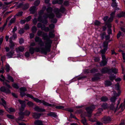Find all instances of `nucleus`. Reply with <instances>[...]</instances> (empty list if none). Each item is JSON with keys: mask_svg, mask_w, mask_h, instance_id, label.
Instances as JSON below:
<instances>
[{"mask_svg": "<svg viewBox=\"0 0 125 125\" xmlns=\"http://www.w3.org/2000/svg\"><path fill=\"white\" fill-rule=\"evenodd\" d=\"M24 48L23 46H20L16 48V51L17 52H22L24 51Z\"/></svg>", "mask_w": 125, "mask_h": 125, "instance_id": "16", "label": "nucleus"}, {"mask_svg": "<svg viewBox=\"0 0 125 125\" xmlns=\"http://www.w3.org/2000/svg\"><path fill=\"white\" fill-rule=\"evenodd\" d=\"M108 71V69L106 68H104L101 70V72L103 73H105Z\"/></svg>", "mask_w": 125, "mask_h": 125, "instance_id": "30", "label": "nucleus"}, {"mask_svg": "<svg viewBox=\"0 0 125 125\" xmlns=\"http://www.w3.org/2000/svg\"><path fill=\"white\" fill-rule=\"evenodd\" d=\"M34 109L35 111L39 112L45 111V110L44 109H42L41 108H39L38 106H37L35 107L34 108Z\"/></svg>", "mask_w": 125, "mask_h": 125, "instance_id": "14", "label": "nucleus"}, {"mask_svg": "<svg viewBox=\"0 0 125 125\" xmlns=\"http://www.w3.org/2000/svg\"><path fill=\"white\" fill-rule=\"evenodd\" d=\"M52 42L51 40H48L46 42H44L45 45V48L36 47L34 48L33 47H30L29 49L30 53L31 54H33L35 51L37 52H41L42 53L46 55L48 52H50L51 51L50 48Z\"/></svg>", "mask_w": 125, "mask_h": 125, "instance_id": "1", "label": "nucleus"}, {"mask_svg": "<svg viewBox=\"0 0 125 125\" xmlns=\"http://www.w3.org/2000/svg\"><path fill=\"white\" fill-rule=\"evenodd\" d=\"M101 100L102 101L105 102L108 100V98L106 96H103L101 98Z\"/></svg>", "mask_w": 125, "mask_h": 125, "instance_id": "23", "label": "nucleus"}, {"mask_svg": "<svg viewBox=\"0 0 125 125\" xmlns=\"http://www.w3.org/2000/svg\"><path fill=\"white\" fill-rule=\"evenodd\" d=\"M6 70L7 72H9L10 70V67L9 65H7L6 66Z\"/></svg>", "mask_w": 125, "mask_h": 125, "instance_id": "49", "label": "nucleus"}, {"mask_svg": "<svg viewBox=\"0 0 125 125\" xmlns=\"http://www.w3.org/2000/svg\"><path fill=\"white\" fill-rule=\"evenodd\" d=\"M27 96L30 97L33 99L37 103H42L43 104L45 105L52 107L53 106V105L49 104L47 103L43 100L41 101L38 99L36 98H34L33 96L29 94H27L26 95Z\"/></svg>", "mask_w": 125, "mask_h": 125, "instance_id": "3", "label": "nucleus"}, {"mask_svg": "<svg viewBox=\"0 0 125 125\" xmlns=\"http://www.w3.org/2000/svg\"><path fill=\"white\" fill-rule=\"evenodd\" d=\"M54 16V15L52 13H51L48 16H44V17L47 18L49 17L50 19L53 18Z\"/></svg>", "mask_w": 125, "mask_h": 125, "instance_id": "26", "label": "nucleus"}, {"mask_svg": "<svg viewBox=\"0 0 125 125\" xmlns=\"http://www.w3.org/2000/svg\"><path fill=\"white\" fill-rule=\"evenodd\" d=\"M65 8H54V12L56 15V17L60 18L61 16V13H63L65 11Z\"/></svg>", "mask_w": 125, "mask_h": 125, "instance_id": "4", "label": "nucleus"}, {"mask_svg": "<svg viewBox=\"0 0 125 125\" xmlns=\"http://www.w3.org/2000/svg\"><path fill=\"white\" fill-rule=\"evenodd\" d=\"M49 27L51 29H53L54 28L55 25L54 24H52L49 25Z\"/></svg>", "mask_w": 125, "mask_h": 125, "instance_id": "55", "label": "nucleus"}, {"mask_svg": "<svg viewBox=\"0 0 125 125\" xmlns=\"http://www.w3.org/2000/svg\"><path fill=\"white\" fill-rule=\"evenodd\" d=\"M113 20V18L111 17L109 18V19L108 20L107 23H109L111 22H112Z\"/></svg>", "mask_w": 125, "mask_h": 125, "instance_id": "57", "label": "nucleus"}, {"mask_svg": "<svg viewBox=\"0 0 125 125\" xmlns=\"http://www.w3.org/2000/svg\"><path fill=\"white\" fill-rule=\"evenodd\" d=\"M1 77L2 79H1L0 78V81L3 82V84L4 85L6 86L9 88H11V87L7 83V82L9 83L10 82L9 81L7 80H5L4 76L3 75H1Z\"/></svg>", "mask_w": 125, "mask_h": 125, "instance_id": "7", "label": "nucleus"}, {"mask_svg": "<svg viewBox=\"0 0 125 125\" xmlns=\"http://www.w3.org/2000/svg\"><path fill=\"white\" fill-rule=\"evenodd\" d=\"M19 114L20 116L19 118V119L20 120L23 119L24 117V115H25L24 113L22 112H20L19 113Z\"/></svg>", "mask_w": 125, "mask_h": 125, "instance_id": "22", "label": "nucleus"}, {"mask_svg": "<svg viewBox=\"0 0 125 125\" xmlns=\"http://www.w3.org/2000/svg\"><path fill=\"white\" fill-rule=\"evenodd\" d=\"M1 100L2 102L3 103V105L4 106L5 108L6 107H7L6 106V102L5 101L3 98L1 99Z\"/></svg>", "mask_w": 125, "mask_h": 125, "instance_id": "39", "label": "nucleus"}, {"mask_svg": "<svg viewBox=\"0 0 125 125\" xmlns=\"http://www.w3.org/2000/svg\"><path fill=\"white\" fill-rule=\"evenodd\" d=\"M30 113V111L26 110L24 112L25 115L26 116H29Z\"/></svg>", "mask_w": 125, "mask_h": 125, "instance_id": "47", "label": "nucleus"}, {"mask_svg": "<svg viewBox=\"0 0 125 125\" xmlns=\"http://www.w3.org/2000/svg\"><path fill=\"white\" fill-rule=\"evenodd\" d=\"M105 85L106 86H110L112 84L111 82L109 81H105Z\"/></svg>", "mask_w": 125, "mask_h": 125, "instance_id": "32", "label": "nucleus"}, {"mask_svg": "<svg viewBox=\"0 0 125 125\" xmlns=\"http://www.w3.org/2000/svg\"><path fill=\"white\" fill-rule=\"evenodd\" d=\"M14 53L13 51H12L8 53L7 54V56L9 58H10L11 57L13 54Z\"/></svg>", "mask_w": 125, "mask_h": 125, "instance_id": "29", "label": "nucleus"}, {"mask_svg": "<svg viewBox=\"0 0 125 125\" xmlns=\"http://www.w3.org/2000/svg\"><path fill=\"white\" fill-rule=\"evenodd\" d=\"M7 117L10 119H13L14 118V117L13 115H7Z\"/></svg>", "mask_w": 125, "mask_h": 125, "instance_id": "48", "label": "nucleus"}, {"mask_svg": "<svg viewBox=\"0 0 125 125\" xmlns=\"http://www.w3.org/2000/svg\"><path fill=\"white\" fill-rule=\"evenodd\" d=\"M43 25L42 26V25L41 23H38L37 24V26L38 28H41V29L42 30L43 29Z\"/></svg>", "mask_w": 125, "mask_h": 125, "instance_id": "36", "label": "nucleus"}, {"mask_svg": "<svg viewBox=\"0 0 125 125\" xmlns=\"http://www.w3.org/2000/svg\"><path fill=\"white\" fill-rule=\"evenodd\" d=\"M81 122L84 125H86L87 123L86 119L84 117H83L81 120Z\"/></svg>", "mask_w": 125, "mask_h": 125, "instance_id": "34", "label": "nucleus"}, {"mask_svg": "<svg viewBox=\"0 0 125 125\" xmlns=\"http://www.w3.org/2000/svg\"><path fill=\"white\" fill-rule=\"evenodd\" d=\"M107 63V60H102L100 63V65L101 66H104Z\"/></svg>", "mask_w": 125, "mask_h": 125, "instance_id": "24", "label": "nucleus"}, {"mask_svg": "<svg viewBox=\"0 0 125 125\" xmlns=\"http://www.w3.org/2000/svg\"><path fill=\"white\" fill-rule=\"evenodd\" d=\"M3 36H0V45L2 44L3 38Z\"/></svg>", "mask_w": 125, "mask_h": 125, "instance_id": "53", "label": "nucleus"}, {"mask_svg": "<svg viewBox=\"0 0 125 125\" xmlns=\"http://www.w3.org/2000/svg\"><path fill=\"white\" fill-rule=\"evenodd\" d=\"M103 111V110L101 108L98 109V111L96 114V115L97 116H99L101 115V112Z\"/></svg>", "mask_w": 125, "mask_h": 125, "instance_id": "25", "label": "nucleus"}, {"mask_svg": "<svg viewBox=\"0 0 125 125\" xmlns=\"http://www.w3.org/2000/svg\"><path fill=\"white\" fill-rule=\"evenodd\" d=\"M34 123L36 125H43L42 121L39 120H36L35 121Z\"/></svg>", "mask_w": 125, "mask_h": 125, "instance_id": "21", "label": "nucleus"}, {"mask_svg": "<svg viewBox=\"0 0 125 125\" xmlns=\"http://www.w3.org/2000/svg\"><path fill=\"white\" fill-rule=\"evenodd\" d=\"M24 32V31L23 29H21L19 31V33L20 34H22Z\"/></svg>", "mask_w": 125, "mask_h": 125, "instance_id": "63", "label": "nucleus"}, {"mask_svg": "<svg viewBox=\"0 0 125 125\" xmlns=\"http://www.w3.org/2000/svg\"><path fill=\"white\" fill-rule=\"evenodd\" d=\"M102 120L104 123L106 124L109 122L111 119L109 117L105 116L102 118Z\"/></svg>", "mask_w": 125, "mask_h": 125, "instance_id": "10", "label": "nucleus"}, {"mask_svg": "<svg viewBox=\"0 0 125 125\" xmlns=\"http://www.w3.org/2000/svg\"><path fill=\"white\" fill-rule=\"evenodd\" d=\"M36 8H30V11L31 13L34 14L36 12Z\"/></svg>", "mask_w": 125, "mask_h": 125, "instance_id": "31", "label": "nucleus"}, {"mask_svg": "<svg viewBox=\"0 0 125 125\" xmlns=\"http://www.w3.org/2000/svg\"><path fill=\"white\" fill-rule=\"evenodd\" d=\"M101 107L103 109H105L108 107L107 104L106 103H104L102 104Z\"/></svg>", "mask_w": 125, "mask_h": 125, "instance_id": "28", "label": "nucleus"}, {"mask_svg": "<svg viewBox=\"0 0 125 125\" xmlns=\"http://www.w3.org/2000/svg\"><path fill=\"white\" fill-rule=\"evenodd\" d=\"M59 1L58 0H54L52 1V3L53 4H59Z\"/></svg>", "mask_w": 125, "mask_h": 125, "instance_id": "44", "label": "nucleus"}, {"mask_svg": "<svg viewBox=\"0 0 125 125\" xmlns=\"http://www.w3.org/2000/svg\"><path fill=\"white\" fill-rule=\"evenodd\" d=\"M32 22L34 25H36L37 23V21L36 19V18H34Z\"/></svg>", "mask_w": 125, "mask_h": 125, "instance_id": "61", "label": "nucleus"}, {"mask_svg": "<svg viewBox=\"0 0 125 125\" xmlns=\"http://www.w3.org/2000/svg\"><path fill=\"white\" fill-rule=\"evenodd\" d=\"M27 104L30 106L31 107L33 105V104L31 102H28L27 103Z\"/></svg>", "mask_w": 125, "mask_h": 125, "instance_id": "59", "label": "nucleus"}, {"mask_svg": "<svg viewBox=\"0 0 125 125\" xmlns=\"http://www.w3.org/2000/svg\"><path fill=\"white\" fill-rule=\"evenodd\" d=\"M113 96L110 99V101L112 103L111 105L110 108L111 109L113 110L114 112H115L117 109L115 108L114 105L116 100L117 99L116 97L118 96L119 95L117 94L116 92L115 91L113 92Z\"/></svg>", "mask_w": 125, "mask_h": 125, "instance_id": "2", "label": "nucleus"}, {"mask_svg": "<svg viewBox=\"0 0 125 125\" xmlns=\"http://www.w3.org/2000/svg\"><path fill=\"white\" fill-rule=\"evenodd\" d=\"M20 90L21 91L24 92L26 91H27V89L26 88L24 87H21L20 88Z\"/></svg>", "mask_w": 125, "mask_h": 125, "instance_id": "43", "label": "nucleus"}, {"mask_svg": "<svg viewBox=\"0 0 125 125\" xmlns=\"http://www.w3.org/2000/svg\"><path fill=\"white\" fill-rule=\"evenodd\" d=\"M41 116V114L36 113H33L32 115L33 117L35 119H38Z\"/></svg>", "mask_w": 125, "mask_h": 125, "instance_id": "15", "label": "nucleus"}, {"mask_svg": "<svg viewBox=\"0 0 125 125\" xmlns=\"http://www.w3.org/2000/svg\"><path fill=\"white\" fill-rule=\"evenodd\" d=\"M48 35L49 38H53L55 36V34L51 32H50L49 33Z\"/></svg>", "mask_w": 125, "mask_h": 125, "instance_id": "27", "label": "nucleus"}, {"mask_svg": "<svg viewBox=\"0 0 125 125\" xmlns=\"http://www.w3.org/2000/svg\"><path fill=\"white\" fill-rule=\"evenodd\" d=\"M95 106L93 105L89 107H88L86 108V110L87 113L88 114L87 116L88 117H90L91 116V114L92 111L95 109Z\"/></svg>", "mask_w": 125, "mask_h": 125, "instance_id": "6", "label": "nucleus"}, {"mask_svg": "<svg viewBox=\"0 0 125 125\" xmlns=\"http://www.w3.org/2000/svg\"><path fill=\"white\" fill-rule=\"evenodd\" d=\"M111 6L112 7L115 8H116L117 6V4L115 1L113 2Z\"/></svg>", "mask_w": 125, "mask_h": 125, "instance_id": "38", "label": "nucleus"}, {"mask_svg": "<svg viewBox=\"0 0 125 125\" xmlns=\"http://www.w3.org/2000/svg\"><path fill=\"white\" fill-rule=\"evenodd\" d=\"M7 78L8 80H10L12 82H13L14 80L13 79V78L10 75H7Z\"/></svg>", "mask_w": 125, "mask_h": 125, "instance_id": "40", "label": "nucleus"}, {"mask_svg": "<svg viewBox=\"0 0 125 125\" xmlns=\"http://www.w3.org/2000/svg\"><path fill=\"white\" fill-rule=\"evenodd\" d=\"M42 30H44L46 32H48L49 30V29L48 27H46L44 25H43V28Z\"/></svg>", "mask_w": 125, "mask_h": 125, "instance_id": "35", "label": "nucleus"}, {"mask_svg": "<svg viewBox=\"0 0 125 125\" xmlns=\"http://www.w3.org/2000/svg\"><path fill=\"white\" fill-rule=\"evenodd\" d=\"M102 53V60H106L105 55L103 54L104 53Z\"/></svg>", "mask_w": 125, "mask_h": 125, "instance_id": "58", "label": "nucleus"}, {"mask_svg": "<svg viewBox=\"0 0 125 125\" xmlns=\"http://www.w3.org/2000/svg\"><path fill=\"white\" fill-rule=\"evenodd\" d=\"M5 109L9 113H11L15 112V110L14 109L11 107L8 108L7 107L5 108Z\"/></svg>", "mask_w": 125, "mask_h": 125, "instance_id": "17", "label": "nucleus"}, {"mask_svg": "<svg viewBox=\"0 0 125 125\" xmlns=\"http://www.w3.org/2000/svg\"><path fill=\"white\" fill-rule=\"evenodd\" d=\"M101 23L98 21L96 20L94 22V24L95 25L99 26L100 25Z\"/></svg>", "mask_w": 125, "mask_h": 125, "instance_id": "42", "label": "nucleus"}, {"mask_svg": "<svg viewBox=\"0 0 125 125\" xmlns=\"http://www.w3.org/2000/svg\"><path fill=\"white\" fill-rule=\"evenodd\" d=\"M24 42V40L23 39L21 38L19 39V42L21 44L23 43Z\"/></svg>", "mask_w": 125, "mask_h": 125, "instance_id": "60", "label": "nucleus"}, {"mask_svg": "<svg viewBox=\"0 0 125 125\" xmlns=\"http://www.w3.org/2000/svg\"><path fill=\"white\" fill-rule=\"evenodd\" d=\"M31 19V16H29L28 17L26 18V21H29Z\"/></svg>", "mask_w": 125, "mask_h": 125, "instance_id": "56", "label": "nucleus"}, {"mask_svg": "<svg viewBox=\"0 0 125 125\" xmlns=\"http://www.w3.org/2000/svg\"><path fill=\"white\" fill-rule=\"evenodd\" d=\"M13 39V37H11L9 38V42L10 43V48L13 49L15 46L14 43L13 42L12 40V39Z\"/></svg>", "mask_w": 125, "mask_h": 125, "instance_id": "13", "label": "nucleus"}, {"mask_svg": "<svg viewBox=\"0 0 125 125\" xmlns=\"http://www.w3.org/2000/svg\"><path fill=\"white\" fill-rule=\"evenodd\" d=\"M31 30L33 33H35L37 31V29L36 27L34 26L32 27Z\"/></svg>", "mask_w": 125, "mask_h": 125, "instance_id": "37", "label": "nucleus"}, {"mask_svg": "<svg viewBox=\"0 0 125 125\" xmlns=\"http://www.w3.org/2000/svg\"><path fill=\"white\" fill-rule=\"evenodd\" d=\"M115 78V76L114 75H112L110 76L109 77V79L111 81H113Z\"/></svg>", "mask_w": 125, "mask_h": 125, "instance_id": "50", "label": "nucleus"}, {"mask_svg": "<svg viewBox=\"0 0 125 125\" xmlns=\"http://www.w3.org/2000/svg\"><path fill=\"white\" fill-rule=\"evenodd\" d=\"M12 36V37H13V39H12V40H14L17 38V36L16 34L15 33H13Z\"/></svg>", "mask_w": 125, "mask_h": 125, "instance_id": "54", "label": "nucleus"}, {"mask_svg": "<svg viewBox=\"0 0 125 125\" xmlns=\"http://www.w3.org/2000/svg\"><path fill=\"white\" fill-rule=\"evenodd\" d=\"M12 86L15 88L18 89L19 88L18 85L16 83H14L12 84Z\"/></svg>", "mask_w": 125, "mask_h": 125, "instance_id": "51", "label": "nucleus"}, {"mask_svg": "<svg viewBox=\"0 0 125 125\" xmlns=\"http://www.w3.org/2000/svg\"><path fill=\"white\" fill-rule=\"evenodd\" d=\"M50 0H45L44 2L45 3L48 4V6L47 8H51L50 7V4L49 3V2Z\"/></svg>", "mask_w": 125, "mask_h": 125, "instance_id": "41", "label": "nucleus"}, {"mask_svg": "<svg viewBox=\"0 0 125 125\" xmlns=\"http://www.w3.org/2000/svg\"><path fill=\"white\" fill-rule=\"evenodd\" d=\"M55 108L58 109H61L63 108L64 107L62 106H56Z\"/></svg>", "mask_w": 125, "mask_h": 125, "instance_id": "52", "label": "nucleus"}, {"mask_svg": "<svg viewBox=\"0 0 125 125\" xmlns=\"http://www.w3.org/2000/svg\"><path fill=\"white\" fill-rule=\"evenodd\" d=\"M108 43L107 42H105L103 43V47L104 48L101 51V53H104L107 50Z\"/></svg>", "mask_w": 125, "mask_h": 125, "instance_id": "9", "label": "nucleus"}, {"mask_svg": "<svg viewBox=\"0 0 125 125\" xmlns=\"http://www.w3.org/2000/svg\"><path fill=\"white\" fill-rule=\"evenodd\" d=\"M118 70L115 68H112L109 70V73L110 74V72H112L113 73L116 74L118 72Z\"/></svg>", "mask_w": 125, "mask_h": 125, "instance_id": "18", "label": "nucleus"}, {"mask_svg": "<svg viewBox=\"0 0 125 125\" xmlns=\"http://www.w3.org/2000/svg\"><path fill=\"white\" fill-rule=\"evenodd\" d=\"M105 35V33L104 32L102 33L101 34V36L102 39L103 40L104 38V37Z\"/></svg>", "mask_w": 125, "mask_h": 125, "instance_id": "62", "label": "nucleus"}, {"mask_svg": "<svg viewBox=\"0 0 125 125\" xmlns=\"http://www.w3.org/2000/svg\"><path fill=\"white\" fill-rule=\"evenodd\" d=\"M23 13V12L21 11L18 12L15 15V16H21L22 15V13Z\"/></svg>", "mask_w": 125, "mask_h": 125, "instance_id": "45", "label": "nucleus"}, {"mask_svg": "<svg viewBox=\"0 0 125 125\" xmlns=\"http://www.w3.org/2000/svg\"><path fill=\"white\" fill-rule=\"evenodd\" d=\"M19 101L20 104H21V108L20 109V111H23L24 108L25 106V102L24 101H22L21 100H19Z\"/></svg>", "mask_w": 125, "mask_h": 125, "instance_id": "11", "label": "nucleus"}, {"mask_svg": "<svg viewBox=\"0 0 125 125\" xmlns=\"http://www.w3.org/2000/svg\"><path fill=\"white\" fill-rule=\"evenodd\" d=\"M0 91L6 93H10L11 92L9 89H6L4 86L1 87L0 88Z\"/></svg>", "mask_w": 125, "mask_h": 125, "instance_id": "12", "label": "nucleus"}, {"mask_svg": "<svg viewBox=\"0 0 125 125\" xmlns=\"http://www.w3.org/2000/svg\"><path fill=\"white\" fill-rule=\"evenodd\" d=\"M37 34L39 36H40L42 35V37L43 39L44 40H47L45 42H47L48 40L49 39H47L48 37L47 33H45L41 31H38L37 32Z\"/></svg>", "mask_w": 125, "mask_h": 125, "instance_id": "5", "label": "nucleus"}, {"mask_svg": "<svg viewBox=\"0 0 125 125\" xmlns=\"http://www.w3.org/2000/svg\"><path fill=\"white\" fill-rule=\"evenodd\" d=\"M47 115L48 116L53 117H56L57 116V115L56 113L53 112H51L48 114Z\"/></svg>", "mask_w": 125, "mask_h": 125, "instance_id": "20", "label": "nucleus"}, {"mask_svg": "<svg viewBox=\"0 0 125 125\" xmlns=\"http://www.w3.org/2000/svg\"><path fill=\"white\" fill-rule=\"evenodd\" d=\"M35 41L36 42H39V44L41 46L44 45V43L42 41V39L39 37L36 36L35 38Z\"/></svg>", "mask_w": 125, "mask_h": 125, "instance_id": "8", "label": "nucleus"}, {"mask_svg": "<svg viewBox=\"0 0 125 125\" xmlns=\"http://www.w3.org/2000/svg\"><path fill=\"white\" fill-rule=\"evenodd\" d=\"M40 3V1L39 0H36L34 2V5L35 6H37Z\"/></svg>", "mask_w": 125, "mask_h": 125, "instance_id": "33", "label": "nucleus"}, {"mask_svg": "<svg viewBox=\"0 0 125 125\" xmlns=\"http://www.w3.org/2000/svg\"><path fill=\"white\" fill-rule=\"evenodd\" d=\"M115 88L117 90H119V83H117V84L115 85Z\"/></svg>", "mask_w": 125, "mask_h": 125, "instance_id": "46", "label": "nucleus"}, {"mask_svg": "<svg viewBox=\"0 0 125 125\" xmlns=\"http://www.w3.org/2000/svg\"><path fill=\"white\" fill-rule=\"evenodd\" d=\"M29 25L27 24H26L24 27V29L26 30H27L29 29Z\"/></svg>", "mask_w": 125, "mask_h": 125, "instance_id": "64", "label": "nucleus"}, {"mask_svg": "<svg viewBox=\"0 0 125 125\" xmlns=\"http://www.w3.org/2000/svg\"><path fill=\"white\" fill-rule=\"evenodd\" d=\"M16 20V16H14L13 18H12L10 20L9 25H10L12 23H14Z\"/></svg>", "mask_w": 125, "mask_h": 125, "instance_id": "19", "label": "nucleus"}]
</instances>
